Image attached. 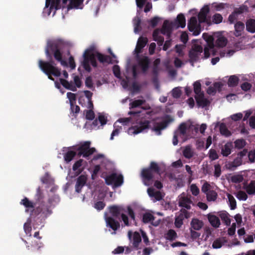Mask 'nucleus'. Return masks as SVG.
Listing matches in <instances>:
<instances>
[{
	"mask_svg": "<svg viewBox=\"0 0 255 255\" xmlns=\"http://www.w3.org/2000/svg\"><path fill=\"white\" fill-rule=\"evenodd\" d=\"M67 97L69 100L70 106H73V104H75L76 100V94L68 92L67 93Z\"/></svg>",
	"mask_w": 255,
	"mask_h": 255,
	"instance_id": "nucleus-49",
	"label": "nucleus"
},
{
	"mask_svg": "<svg viewBox=\"0 0 255 255\" xmlns=\"http://www.w3.org/2000/svg\"><path fill=\"white\" fill-rule=\"evenodd\" d=\"M95 113L93 110H87L86 113V119L88 120H93L95 118Z\"/></svg>",
	"mask_w": 255,
	"mask_h": 255,
	"instance_id": "nucleus-58",
	"label": "nucleus"
},
{
	"mask_svg": "<svg viewBox=\"0 0 255 255\" xmlns=\"http://www.w3.org/2000/svg\"><path fill=\"white\" fill-rule=\"evenodd\" d=\"M51 213L50 206L44 202H41L38 207L31 211L30 215L36 216L41 214L44 217L46 218Z\"/></svg>",
	"mask_w": 255,
	"mask_h": 255,
	"instance_id": "nucleus-10",
	"label": "nucleus"
},
{
	"mask_svg": "<svg viewBox=\"0 0 255 255\" xmlns=\"http://www.w3.org/2000/svg\"><path fill=\"white\" fill-rule=\"evenodd\" d=\"M140 23L141 20L139 17H136L133 19L134 32L135 33H138L141 29Z\"/></svg>",
	"mask_w": 255,
	"mask_h": 255,
	"instance_id": "nucleus-43",
	"label": "nucleus"
},
{
	"mask_svg": "<svg viewBox=\"0 0 255 255\" xmlns=\"http://www.w3.org/2000/svg\"><path fill=\"white\" fill-rule=\"evenodd\" d=\"M183 215L180 214L175 218V225L176 227L180 228L183 224Z\"/></svg>",
	"mask_w": 255,
	"mask_h": 255,
	"instance_id": "nucleus-56",
	"label": "nucleus"
},
{
	"mask_svg": "<svg viewBox=\"0 0 255 255\" xmlns=\"http://www.w3.org/2000/svg\"><path fill=\"white\" fill-rule=\"evenodd\" d=\"M90 145L91 142L87 141H85L77 148L74 149L78 151V155L79 156H82L83 157H87L93 154L96 151L95 147H90Z\"/></svg>",
	"mask_w": 255,
	"mask_h": 255,
	"instance_id": "nucleus-9",
	"label": "nucleus"
},
{
	"mask_svg": "<svg viewBox=\"0 0 255 255\" xmlns=\"http://www.w3.org/2000/svg\"><path fill=\"white\" fill-rule=\"evenodd\" d=\"M248 157L251 163L255 162V150H252L248 153Z\"/></svg>",
	"mask_w": 255,
	"mask_h": 255,
	"instance_id": "nucleus-64",
	"label": "nucleus"
},
{
	"mask_svg": "<svg viewBox=\"0 0 255 255\" xmlns=\"http://www.w3.org/2000/svg\"><path fill=\"white\" fill-rule=\"evenodd\" d=\"M207 128L206 124H202L201 126L198 124L193 125L191 124L188 128L189 132H190L192 137L195 136L197 134L200 132L204 134L205 130Z\"/></svg>",
	"mask_w": 255,
	"mask_h": 255,
	"instance_id": "nucleus-15",
	"label": "nucleus"
},
{
	"mask_svg": "<svg viewBox=\"0 0 255 255\" xmlns=\"http://www.w3.org/2000/svg\"><path fill=\"white\" fill-rule=\"evenodd\" d=\"M76 152L72 150H69L64 155V158L66 162H70L76 155Z\"/></svg>",
	"mask_w": 255,
	"mask_h": 255,
	"instance_id": "nucleus-36",
	"label": "nucleus"
},
{
	"mask_svg": "<svg viewBox=\"0 0 255 255\" xmlns=\"http://www.w3.org/2000/svg\"><path fill=\"white\" fill-rule=\"evenodd\" d=\"M219 129L222 135L226 137L230 136L231 135V131L228 130L225 124H221L219 126Z\"/></svg>",
	"mask_w": 255,
	"mask_h": 255,
	"instance_id": "nucleus-38",
	"label": "nucleus"
},
{
	"mask_svg": "<svg viewBox=\"0 0 255 255\" xmlns=\"http://www.w3.org/2000/svg\"><path fill=\"white\" fill-rule=\"evenodd\" d=\"M188 30L192 32L193 34L196 36L200 34V26L198 24L197 19L196 16H192L189 20L187 24Z\"/></svg>",
	"mask_w": 255,
	"mask_h": 255,
	"instance_id": "nucleus-14",
	"label": "nucleus"
},
{
	"mask_svg": "<svg viewBox=\"0 0 255 255\" xmlns=\"http://www.w3.org/2000/svg\"><path fill=\"white\" fill-rule=\"evenodd\" d=\"M83 162V160L80 159L76 161L73 165L72 169L73 171H76L77 174H80L83 170L82 169H79L82 166Z\"/></svg>",
	"mask_w": 255,
	"mask_h": 255,
	"instance_id": "nucleus-41",
	"label": "nucleus"
},
{
	"mask_svg": "<svg viewBox=\"0 0 255 255\" xmlns=\"http://www.w3.org/2000/svg\"><path fill=\"white\" fill-rule=\"evenodd\" d=\"M136 60L138 65L141 68L142 71L145 73L148 70L150 61L149 58L146 56L136 55Z\"/></svg>",
	"mask_w": 255,
	"mask_h": 255,
	"instance_id": "nucleus-13",
	"label": "nucleus"
},
{
	"mask_svg": "<svg viewBox=\"0 0 255 255\" xmlns=\"http://www.w3.org/2000/svg\"><path fill=\"white\" fill-rule=\"evenodd\" d=\"M208 221L215 228H218L220 225V221L219 218L211 214H208Z\"/></svg>",
	"mask_w": 255,
	"mask_h": 255,
	"instance_id": "nucleus-28",
	"label": "nucleus"
},
{
	"mask_svg": "<svg viewBox=\"0 0 255 255\" xmlns=\"http://www.w3.org/2000/svg\"><path fill=\"white\" fill-rule=\"evenodd\" d=\"M235 52V51L232 49H229L227 51L223 50L220 52V56L221 57H230L232 56Z\"/></svg>",
	"mask_w": 255,
	"mask_h": 255,
	"instance_id": "nucleus-47",
	"label": "nucleus"
},
{
	"mask_svg": "<svg viewBox=\"0 0 255 255\" xmlns=\"http://www.w3.org/2000/svg\"><path fill=\"white\" fill-rule=\"evenodd\" d=\"M145 103V100H135L130 103L129 104V108L133 109L137 107H139L142 105H143Z\"/></svg>",
	"mask_w": 255,
	"mask_h": 255,
	"instance_id": "nucleus-42",
	"label": "nucleus"
},
{
	"mask_svg": "<svg viewBox=\"0 0 255 255\" xmlns=\"http://www.w3.org/2000/svg\"><path fill=\"white\" fill-rule=\"evenodd\" d=\"M209 158L212 160H214L218 158V155L216 151L214 149H210L209 151Z\"/></svg>",
	"mask_w": 255,
	"mask_h": 255,
	"instance_id": "nucleus-63",
	"label": "nucleus"
},
{
	"mask_svg": "<svg viewBox=\"0 0 255 255\" xmlns=\"http://www.w3.org/2000/svg\"><path fill=\"white\" fill-rule=\"evenodd\" d=\"M219 216L226 225H230L231 219H230V215L227 212L225 211L222 212L220 213Z\"/></svg>",
	"mask_w": 255,
	"mask_h": 255,
	"instance_id": "nucleus-35",
	"label": "nucleus"
},
{
	"mask_svg": "<svg viewBox=\"0 0 255 255\" xmlns=\"http://www.w3.org/2000/svg\"><path fill=\"white\" fill-rule=\"evenodd\" d=\"M231 181L234 183H240L244 180V178L242 175H234L231 177Z\"/></svg>",
	"mask_w": 255,
	"mask_h": 255,
	"instance_id": "nucleus-53",
	"label": "nucleus"
},
{
	"mask_svg": "<svg viewBox=\"0 0 255 255\" xmlns=\"http://www.w3.org/2000/svg\"><path fill=\"white\" fill-rule=\"evenodd\" d=\"M203 52L202 46L195 44L189 53V57L190 62H195L198 61L199 55Z\"/></svg>",
	"mask_w": 255,
	"mask_h": 255,
	"instance_id": "nucleus-12",
	"label": "nucleus"
},
{
	"mask_svg": "<svg viewBox=\"0 0 255 255\" xmlns=\"http://www.w3.org/2000/svg\"><path fill=\"white\" fill-rule=\"evenodd\" d=\"M184 156L187 158H190L193 156V153L190 146H186L183 151Z\"/></svg>",
	"mask_w": 255,
	"mask_h": 255,
	"instance_id": "nucleus-46",
	"label": "nucleus"
},
{
	"mask_svg": "<svg viewBox=\"0 0 255 255\" xmlns=\"http://www.w3.org/2000/svg\"><path fill=\"white\" fill-rule=\"evenodd\" d=\"M154 219V216L149 213H145L142 216V222L145 224L153 221Z\"/></svg>",
	"mask_w": 255,
	"mask_h": 255,
	"instance_id": "nucleus-44",
	"label": "nucleus"
},
{
	"mask_svg": "<svg viewBox=\"0 0 255 255\" xmlns=\"http://www.w3.org/2000/svg\"><path fill=\"white\" fill-rule=\"evenodd\" d=\"M147 191L150 197L154 198V202L160 201L163 198L161 192L159 191H155L153 188H148Z\"/></svg>",
	"mask_w": 255,
	"mask_h": 255,
	"instance_id": "nucleus-22",
	"label": "nucleus"
},
{
	"mask_svg": "<svg viewBox=\"0 0 255 255\" xmlns=\"http://www.w3.org/2000/svg\"><path fill=\"white\" fill-rule=\"evenodd\" d=\"M233 148V144L231 142H228L222 147L221 153L224 156H228Z\"/></svg>",
	"mask_w": 255,
	"mask_h": 255,
	"instance_id": "nucleus-30",
	"label": "nucleus"
},
{
	"mask_svg": "<svg viewBox=\"0 0 255 255\" xmlns=\"http://www.w3.org/2000/svg\"><path fill=\"white\" fill-rule=\"evenodd\" d=\"M175 23H176L177 27H180L181 28L185 27L186 25V20L183 14L180 13L177 15L175 20Z\"/></svg>",
	"mask_w": 255,
	"mask_h": 255,
	"instance_id": "nucleus-32",
	"label": "nucleus"
},
{
	"mask_svg": "<svg viewBox=\"0 0 255 255\" xmlns=\"http://www.w3.org/2000/svg\"><path fill=\"white\" fill-rule=\"evenodd\" d=\"M172 121L169 116H167L166 119L160 123H155L154 127L152 128V130L154 131L158 135H160L161 130L165 128L168 124Z\"/></svg>",
	"mask_w": 255,
	"mask_h": 255,
	"instance_id": "nucleus-16",
	"label": "nucleus"
},
{
	"mask_svg": "<svg viewBox=\"0 0 255 255\" xmlns=\"http://www.w3.org/2000/svg\"><path fill=\"white\" fill-rule=\"evenodd\" d=\"M107 226L110 227L114 231H116L120 227V222L115 220L113 217H107L106 218Z\"/></svg>",
	"mask_w": 255,
	"mask_h": 255,
	"instance_id": "nucleus-20",
	"label": "nucleus"
},
{
	"mask_svg": "<svg viewBox=\"0 0 255 255\" xmlns=\"http://www.w3.org/2000/svg\"><path fill=\"white\" fill-rule=\"evenodd\" d=\"M193 90L195 94V99L198 107H206L207 106V99L205 98L204 92L201 90V84L199 81L193 84Z\"/></svg>",
	"mask_w": 255,
	"mask_h": 255,
	"instance_id": "nucleus-6",
	"label": "nucleus"
},
{
	"mask_svg": "<svg viewBox=\"0 0 255 255\" xmlns=\"http://www.w3.org/2000/svg\"><path fill=\"white\" fill-rule=\"evenodd\" d=\"M123 211H124V209L120 206L113 205L109 207V211L113 218L119 217L121 212Z\"/></svg>",
	"mask_w": 255,
	"mask_h": 255,
	"instance_id": "nucleus-25",
	"label": "nucleus"
},
{
	"mask_svg": "<svg viewBox=\"0 0 255 255\" xmlns=\"http://www.w3.org/2000/svg\"><path fill=\"white\" fill-rule=\"evenodd\" d=\"M36 200L39 202H40L41 200L43 199L44 197L43 194L39 187L36 189Z\"/></svg>",
	"mask_w": 255,
	"mask_h": 255,
	"instance_id": "nucleus-61",
	"label": "nucleus"
},
{
	"mask_svg": "<svg viewBox=\"0 0 255 255\" xmlns=\"http://www.w3.org/2000/svg\"><path fill=\"white\" fill-rule=\"evenodd\" d=\"M128 235L129 240L132 242L133 248L135 250H138L139 244L141 242V238L139 233L136 231L132 233L131 231H129Z\"/></svg>",
	"mask_w": 255,
	"mask_h": 255,
	"instance_id": "nucleus-18",
	"label": "nucleus"
},
{
	"mask_svg": "<svg viewBox=\"0 0 255 255\" xmlns=\"http://www.w3.org/2000/svg\"><path fill=\"white\" fill-rule=\"evenodd\" d=\"M214 175L216 178L219 177L221 173V166L219 164H215L214 165Z\"/></svg>",
	"mask_w": 255,
	"mask_h": 255,
	"instance_id": "nucleus-57",
	"label": "nucleus"
},
{
	"mask_svg": "<svg viewBox=\"0 0 255 255\" xmlns=\"http://www.w3.org/2000/svg\"><path fill=\"white\" fill-rule=\"evenodd\" d=\"M239 81V78L236 75H232L230 76L228 81V85L229 87H234L237 86Z\"/></svg>",
	"mask_w": 255,
	"mask_h": 255,
	"instance_id": "nucleus-37",
	"label": "nucleus"
},
{
	"mask_svg": "<svg viewBox=\"0 0 255 255\" xmlns=\"http://www.w3.org/2000/svg\"><path fill=\"white\" fill-rule=\"evenodd\" d=\"M244 189L249 195L255 194V181H251L249 184L244 185Z\"/></svg>",
	"mask_w": 255,
	"mask_h": 255,
	"instance_id": "nucleus-33",
	"label": "nucleus"
},
{
	"mask_svg": "<svg viewBox=\"0 0 255 255\" xmlns=\"http://www.w3.org/2000/svg\"><path fill=\"white\" fill-rule=\"evenodd\" d=\"M223 86V84L220 82L215 83L213 85V86H210L208 87V95L212 94L214 95L216 91H220L222 87Z\"/></svg>",
	"mask_w": 255,
	"mask_h": 255,
	"instance_id": "nucleus-31",
	"label": "nucleus"
},
{
	"mask_svg": "<svg viewBox=\"0 0 255 255\" xmlns=\"http://www.w3.org/2000/svg\"><path fill=\"white\" fill-rule=\"evenodd\" d=\"M228 198L230 203L231 209L234 210L236 208V201L235 199L230 194H228Z\"/></svg>",
	"mask_w": 255,
	"mask_h": 255,
	"instance_id": "nucleus-50",
	"label": "nucleus"
},
{
	"mask_svg": "<svg viewBox=\"0 0 255 255\" xmlns=\"http://www.w3.org/2000/svg\"><path fill=\"white\" fill-rule=\"evenodd\" d=\"M87 179V176L83 174L81 175L77 178L75 184V191L76 192L79 193L81 192L82 189L85 185Z\"/></svg>",
	"mask_w": 255,
	"mask_h": 255,
	"instance_id": "nucleus-19",
	"label": "nucleus"
},
{
	"mask_svg": "<svg viewBox=\"0 0 255 255\" xmlns=\"http://www.w3.org/2000/svg\"><path fill=\"white\" fill-rule=\"evenodd\" d=\"M83 1L84 0H70L67 8L68 10L73 8L82 9L83 6Z\"/></svg>",
	"mask_w": 255,
	"mask_h": 255,
	"instance_id": "nucleus-23",
	"label": "nucleus"
},
{
	"mask_svg": "<svg viewBox=\"0 0 255 255\" xmlns=\"http://www.w3.org/2000/svg\"><path fill=\"white\" fill-rule=\"evenodd\" d=\"M148 39L147 37L140 36L138 39L136 45H137V46L139 47V48H143L146 45Z\"/></svg>",
	"mask_w": 255,
	"mask_h": 255,
	"instance_id": "nucleus-45",
	"label": "nucleus"
},
{
	"mask_svg": "<svg viewBox=\"0 0 255 255\" xmlns=\"http://www.w3.org/2000/svg\"><path fill=\"white\" fill-rule=\"evenodd\" d=\"M213 42L218 47H224L227 43V39L221 32H217L213 36L208 35V57L211 54H214L212 47Z\"/></svg>",
	"mask_w": 255,
	"mask_h": 255,
	"instance_id": "nucleus-5",
	"label": "nucleus"
},
{
	"mask_svg": "<svg viewBox=\"0 0 255 255\" xmlns=\"http://www.w3.org/2000/svg\"><path fill=\"white\" fill-rule=\"evenodd\" d=\"M248 10V7L247 6L245 5H242L239 8H237L235 9L234 12L237 14H240L242 13H244L245 12H247Z\"/></svg>",
	"mask_w": 255,
	"mask_h": 255,
	"instance_id": "nucleus-51",
	"label": "nucleus"
},
{
	"mask_svg": "<svg viewBox=\"0 0 255 255\" xmlns=\"http://www.w3.org/2000/svg\"><path fill=\"white\" fill-rule=\"evenodd\" d=\"M213 22L216 24H219L222 21L223 17L219 13H216L212 17Z\"/></svg>",
	"mask_w": 255,
	"mask_h": 255,
	"instance_id": "nucleus-54",
	"label": "nucleus"
},
{
	"mask_svg": "<svg viewBox=\"0 0 255 255\" xmlns=\"http://www.w3.org/2000/svg\"><path fill=\"white\" fill-rule=\"evenodd\" d=\"M113 71L114 75L116 77L119 78L121 76V71L119 66L117 65H114L113 68Z\"/></svg>",
	"mask_w": 255,
	"mask_h": 255,
	"instance_id": "nucleus-59",
	"label": "nucleus"
},
{
	"mask_svg": "<svg viewBox=\"0 0 255 255\" xmlns=\"http://www.w3.org/2000/svg\"><path fill=\"white\" fill-rule=\"evenodd\" d=\"M203 225V222L197 219H193L191 223L192 228L195 230H200Z\"/></svg>",
	"mask_w": 255,
	"mask_h": 255,
	"instance_id": "nucleus-40",
	"label": "nucleus"
},
{
	"mask_svg": "<svg viewBox=\"0 0 255 255\" xmlns=\"http://www.w3.org/2000/svg\"><path fill=\"white\" fill-rule=\"evenodd\" d=\"M105 182L108 185H112L113 188L119 187L124 183V177L122 174L113 173L105 177Z\"/></svg>",
	"mask_w": 255,
	"mask_h": 255,
	"instance_id": "nucleus-8",
	"label": "nucleus"
},
{
	"mask_svg": "<svg viewBox=\"0 0 255 255\" xmlns=\"http://www.w3.org/2000/svg\"><path fill=\"white\" fill-rule=\"evenodd\" d=\"M198 18L200 23L207 21V4H205L198 13Z\"/></svg>",
	"mask_w": 255,
	"mask_h": 255,
	"instance_id": "nucleus-24",
	"label": "nucleus"
},
{
	"mask_svg": "<svg viewBox=\"0 0 255 255\" xmlns=\"http://www.w3.org/2000/svg\"><path fill=\"white\" fill-rule=\"evenodd\" d=\"M62 43L59 40L48 41L45 48V52L48 61L39 60L38 66L40 69L52 81L54 79L52 76L59 77L61 75L60 69L56 66V63L53 60V56L57 62L62 66H67L66 61L63 58L62 51Z\"/></svg>",
	"mask_w": 255,
	"mask_h": 255,
	"instance_id": "nucleus-1",
	"label": "nucleus"
},
{
	"mask_svg": "<svg viewBox=\"0 0 255 255\" xmlns=\"http://www.w3.org/2000/svg\"><path fill=\"white\" fill-rule=\"evenodd\" d=\"M20 204L23 205L25 208V212H29V210L31 211L33 209H35V203L29 200L27 197H24L20 202Z\"/></svg>",
	"mask_w": 255,
	"mask_h": 255,
	"instance_id": "nucleus-21",
	"label": "nucleus"
},
{
	"mask_svg": "<svg viewBox=\"0 0 255 255\" xmlns=\"http://www.w3.org/2000/svg\"><path fill=\"white\" fill-rule=\"evenodd\" d=\"M129 115H133L140 117L141 119L136 123V125L129 128V133L136 134L149 128L150 121L146 120L149 119L152 115V112L129 111L128 113Z\"/></svg>",
	"mask_w": 255,
	"mask_h": 255,
	"instance_id": "nucleus-3",
	"label": "nucleus"
},
{
	"mask_svg": "<svg viewBox=\"0 0 255 255\" xmlns=\"http://www.w3.org/2000/svg\"><path fill=\"white\" fill-rule=\"evenodd\" d=\"M155 174L161 175V168L158 163L151 161L148 167L143 168L141 171L140 176L143 184L147 186L151 185L155 178Z\"/></svg>",
	"mask_w": 255,
	"mask_h": 255,
	"instance_id": "nucleus-4",
	"label": "nucleus"
},
{
	"mask_svg": "<svg viewBox=\"0 0 255 255\" xmlns=\"http://www.w3.org/2000/svg\"><path fill=\"white\" fill-rule=\"evenodd\" d=\"M246 29L251 33L255 32V20L253 19H248L246 23Z\"/></svg>",
	"mask_w": 255,
	"mask_h": 255,
	"instance_id": "nucleus-34",
	"label": "nucleus"
},
{
	"mask_svg": "<svg viewBox=\"0 0 255 255\" xmlns=\"http://www.w3.org/2000/svg\"><path fill=\"white\" fill-rule=\"evenodd\" d=\"M234 27V35L236 37H238L242 35L243 31H244L245 28L244 24L241 21H238L235 23Z\"/></svg>",
	"mask_w": 255,
	"mask_h": 255,
	"instance_id": "nucleus-26",
	"label": "nucleus"
},
{
	"mask_svg": "<svg viewBox=\"0 0 255 255\" xmlns=\"http://www.w3.org/2000/svg\"><path fill=\"white\" fill-rule=\"evenodd\" d=\"M59 80L62 85L66 89L73 92L77 91L76 86H74L72 82H69L66 80L62 78H60Z\"/></svg>",
	"mask_w": 255,
	"mask_h": 255,
	"instance_id": "nucleus-29",
	"label": "nucleus"
},
{
	"mask_svg": "<svg viewBox=\"0 0 255 255\" xmlns=\"http://www.w3.org/2000/svg\"><path fill=\"white\" fill-rule=\"evenodd\" d=\"M190 190L192 194L194 196H197L199 193V189L195 184H193L190 186Z\"/></svg>",
	"mask_w": 255,
	"mask_h": 255,
	"instance_id": "nucleus-62",
	"label": "nucleus"
},
{
	"mask_svg": "<svg viewBox=\"0 0 255 255\" xmlns=\"http://www.w3.org/2000/svg\"><path fill=\"white\" fill-rule=\"evenodd\" d=\"M192 204L191 195L182 193L179 197V206L187 209H191V204Z\"/></svg>",
	"mask_w": 255,
	"mask_h": 255,
	"instance_id": "nucleus-17",
	"label": "nucleus"
},
{
	"mask_svg": "<svg viewBox=\"0 0 255 255\" xmlns=\"http://www.w3.org/2000/svg\"><path fill=\"white\" fill-rule=\"evenodd\" d=\"M95 50L94 46H91L87 49L83 53V61L82 66L83 68L88 72H90L92 70L90 63L91 65L96 68L98 67V64L96 61V58L101 63L112 64L114 63L112 58L109 56L104 55L96 51L95 53L93 52Z\"/></svg>",
	"mask_w": 255,
	"mask_h": 255,
	"instance_id": "nucleus-2",
	"label": "nucleus"
},
{
	"mask_svg": "<svg viewBox=\"0 0 255 255\" xmlns=\"http://www.w3.org/2000/svg\"><path fill=\"white\" fill-rule=\"evenodd\" d=\"M236 197L240 200L246 201L248 198L247 194L243 191H239L236 194Z\"/></svg>",
	"mask_w": 255,
	"mask_h": 255,
	"instance_id": "nucleus-48",
	"label": "nucleus"
},
{
	"mask_svg": "<svg viewBox=\"0 0 255 255\" xmlns=\"http://www.w3.org/2000/svg\"><path fill=\"white\" fill-rule=\"evenodd\" d=\"M177 238V235L176 232L173 229H170L165 234V238L170 241H173Z\"/></svg>",
	"mask_w": 255,
	"mask_h": 255,
	"instance_id": "nucleus-39",
	"label": "nucleus"
},
{
	"mask_svg": "<svg viewBox=\"0 0 255 255\" xmlns=\"http://www.w3.org/2000/svg\"><path fill=\"white\" fill-rule=\"evenodd\" d=\"M61 8V0H46L43 12H47L49 15L50 14L52 9L54 8L55 10H57Z\"/></svg>",
	"mask_w": 255,
	"mask_h": 255,
	"instance_id": "nucleus-11",
	"label": "nucleus"
},
{
	"mask_svg": "<svg viewBox=\"0 0 255 255\" xmlns=\"http://www.w3.org/2000/svg\"><path fill=\"white\" fill-rule=\"evenodd\" d=\"M171 28L168 24L167 20L164 21L162 27L161 29H156L152 33V37L153 40L157 42L159 46H161L163 44L164 38L162 36L159 35L160 33L165 35L168 34L170 32Z\"/></svg>",
	"mask_w": 255,
	"mask_h": 255,
	"instance_id": "nucleus-7",
	"label": "nucleus"
},
{
	"mask_svg": "<svg viewBox=\"0 0 255 255\" xmlns=\"http://www.w3.org/2000/svg\"><path fill=\"white\" fill-rule=\"evenodd\" d=\"M242 159L240 157H237L233 162H229L227 165L228 169L231 170H234L235 169L242 164Z\"/></svg>",
	"mask_w": 255,
	"mask_h": 255,
	"instance_id": "nucleus-27",
	"label": "nucleus"
},
{
	"mask_svg": "<svg viewBox=\"0 0 255 255\" xmlns=\"http://www.w3.org/2000/svg\"><path fill=\"white\" fill-rule=\"evenodd\" d=\"M217 193L208 188V201H214L217 199Z\"/></svg>",
	"mask_w": 255,
	"mask_h": 255,
	"instance_id": "nucleus-52",
	"label": "nucleus"
},
{
	"mask_svg": "<svg viewBox=\"0 0 255 255\" xmlns=\"http://www.w3.org/2000/svg\"><path fill=\"white\" fill-rule=\"evenodd\" d=\"M235 147L239 149L243 148L246 145V141L244 139H240L235 141Z\"/></svg>",
	"mask_w": 255,
	"mask_h": 255,
	"instance_id": "nucleus-55",
	"label": "nucleus"
},
{
	"mask_svg": "<svg viewBox=\"0 0 255 255\" xmlns=\"http://www.w3.org/2000/svg\"><path fill=\"white\" fill-rule=\"evenodd\" d=\"M23 229L26 235L31 236V227L29 223H25L23 225Z\"/></svg>",
	"mask_w": 255,
	"mask_h": 255,
	"instance_id": "nucleus-60",
	"label": "nucleus"
}]
</instances>
